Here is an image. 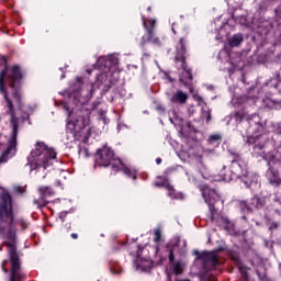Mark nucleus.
Wrapping results in <instances>:
<instances>
[{
	"label": "nucleus",
	"mask_w": 281,
	"mask_h": 281,
	"mask_svg": "<svg viewBox=\"0 0 281 281\" xmlns=\"http://www.w3.org/2000/svg\"><path fill=\"white\" fill-rule=\"evenodd\" d=\"M97 67L101 74L97 76V82L94 85H87L80 90L82 79L77 78L76 85L70 86L68 92H66V95H68L77 106L69 111V104H61L63 109L68 113L67 130L70 131L72 135L89 126V110L81 109L80 106L93 98V91L100 89V86L103 85L104 93L113 87V76L117 74L115 71V69H117V57L114 55L100 57L97 60Z\"/></svg>",
	"instance_id": "obj_1"
},
{
	"label": "nucleus",
	"mask_w": 281,
	"mask_h": 281,
	"mask_svg": "<svg viewBox=\"0 0 281 281\" xmlns=\"http://www.w3.org/2000/svg\"><path fill=\"white\" fill-rule=\"evenodd\" d=\"M22 78L23 74L21 72V68H19V66H13L11 68L4 67V70L0 71V93H2L7 102V106L11 115L12 127L10 138L0 135V150L2 151L0 164H4V161H8L10 157H14V155H16L19 120L14 117V104H12V100H10V93L15 100L18 106H21V88L19 85H21Z\"/></svg>",
	"instance_id": "obj_2"
},
{
	"label": "nucleus",
	"mask_w": 281,
	"mask_h": 281,
	"mask_svg": "<svg viewBox=\"0 0 281 281\" xmlns=\"http://www.w3.org/2000/svg\"><path fill=\"white\" fill-rule=\"evenodd\" d=\"M56 159V151L44 143H36L34 150L27 157V166L31 172L34 170H47Z\"/></svg>",
	"instance_id": "obj_3"
},
{
	"label": "nucleus",
	"mask_w": 281,
	"mask_h": 281,
	"mask_svg": "<svg viewBox=\"0 0 281 281\" xmlns=\"http://www.w3.org/2000/svg\"><path fill=\"white\" fill-rule=\"evenodd\" d=\"M94 166H102L103 168L112 166L115 172L123 170L126 177H130L131 179L137 178V171L135 169H131V167L124 166L120 158H114L113 150L106 146L97 151Z\"/></svg>",
	"instance_id": "obj_4"
},
{
	"label": "nucleus",
	"mask_w": 281,
	"mask_h": 281,
	"mask_svg": "<svg viewBox=\"0 0 281 281\" xmlns=\"http://www.w3.org/2000/svg\"><path fill=\"white\" fill-rule=\"evenodd\" d=\"M232 170L225 173V167L221 171V180L222 181H232L233 179H240L246 188H249L251 183H258V177L256 173L248 172L247 170L243 169L237 161H233Z\"/></svg>",
	"instance_id": "obj_5"
},
{
	"label": "nucleus",
	"mask_w": 281,
	"mask_h": 281,
	"mask_svg": "<svg viewBox=\"0 0 281 281\" xmlns=\"http://www.w3.org/2000/svg\"><path fill=\"white\" fill-rule=\"evenodd\" d=\"M176 63H180V69L182 70L180 75V82L188 87L192 82V70L188 68L186 64V40L180 38L179 46H177V55L175 57Z\"/></svg>",
	"instance_id": "obj_6"
},
{
	"label": "nucleus",
	"mask_w": 281,
	"mask_h": 281,
	"mask_svg": "<svg viewBox=\"0 0 281 281\" xmlns=\"http://www.w3.org/2000/svg\"><path fill=\"white\" fill-rule=\"evenodd\" d=\"M248 128L246 132L247 142L249 144H256V140L265 133V126L260 122V116L254 114L252 117L248 121Z\"/></svg>",
	"instance_id": "obj_7"
},
{
	"label": "nucleus",
	"mask_w": 281,
	"mask_h": 281,
	"mask_svg": "<svg viewBox=\"0 0 281 281\" xmlns=\"http://www.w3.org/2000/svg\"><path fill=\"white\" fill-rule=\"evenodd\" d=\"M12 221H14L12 215V196H10V193H3L0 204V225L1 223L10 225Z\"/></svg>",
	"instance_id": "obj_8"
},
{
	"label": "nucleus",
	"mask_w": 281,
	"mask_h": 281,
	"mask_svg": "<svg viewBox=\"0 0 281 281\" xmlns=\"http://www.w3.org/2000/svg\"><path fill=\"white\" fill-rule=\"evenodd\" d=\"M194 255L198 257V260H202L206 269H214L218 265V250L213 251H194Z\"/></svg>",
	"instance_id": "obj_9"
},
{
	"label": "nucleus",
	"mask_w": 281,
	"mask_h": 281,
	"mask_svg": "<svg viewBox=\"0 0 281 281\" xmlns=\"http://www.w3.org/2000/svg\"><path fill=\"white\" fill-rule=\"evenodd\" d=\"M202 191V196L205 201V203L209 205V210L211 212V218L214 221V212H216V209H214V203L221 199L218 196V193L214 189H210V187H204L200 189Z\"/></svg>",
	"instance_id": "obj_10"
},
{
	"label": "nucleus",
	"mask_w": 281,
	"mask_h": 281,
	"mask_svg": "<svg viewBox=\"0 0 281 281\" xmlns=\"http://www.w3.org/2000/svg\"><path fill=\"white\" fill-rule=\"evenodd\" d=\"M155 186L157 188H166V190H168V195L170 196V199H178V200L183 199V193H177V191H175V188L170 186V182L166 178H162L161 180L156 181Z\"/></svg>",
	"instance_id": "obj_11"
},
{
	"label": "nucleus",
	"mask_w": 281,
	"mask_h": 281,
	"mask_svg": "<svg viewBox=\"0 0 281 281\" xmlns=\"http://www.w3.org/2000/svg\"><path fill=\"white\" fill-rule=\"evenodd\" d=\"M38 192L40 199L35 200L34 203L35 205H38V207H43L47 205V196H54V190L50 189L49 187H40Z\"/></svg>",
	"instance_id": "obj_12"
},
{
	"label": "nucleus",
	"mask_w": 281,
	"mask_h": 281,
	"mask_svg": "<svg viewBox=\"0 0 281 281\" xmlns=\"http://www.w3.org/2000/svg\"><path fill=\"white\" fill-rule=\"evenodd\" d=\"M169 261L176 276L183 273V268L186 267V263L181 261H175V251L172 250L169 251Z\"/></svg>",
	"instance_id": "obj_13"
},
{
	"label": "nucleus",
	"mask_w": 281,
	"mask_h": 281,
	"mask_svg": "<svg viewBox=\"0 0 281 281\" xmlns=\"http://www.w3.org/2000/svg\"><path fill=\"white\" fill-rule=\"evenodd\" d=\"M172 104H186L188 102V94L183 90H177L170 98Z\"/></svg>",
	"instance_id": "obj_14"
},
{
	"label": "nucleus",
	"mask_w": 281,
	"mask_h": 281,
	"mask_svg": "<svg viewBox=\"0 0 281 281\" xmlns=\"http://www.w3.org/2000/svg\"><path fill=\"white\" fill-rule=\"evenodd\" d=\"M136 271H150L153 269V261L150 259L137 258L135 260Z\"/></svg>",
	"instance_id": "obj_15"
},
{
	"label": "nucleus",
	"mask_w": 281,
	"mask_h": 281,
	"mask_svg": "<svg viewBox=\"0 0 281 281\" xmlns=\"http://www.w3.org/2000/svg\"><path fill=\"white\" fill-rule=\"evenodd\" d=\"M148 42L153 43V45H161V41H159V37H155V35L153 34V29H147V35L142 37V47H144Z\"/></svg>",
	"instance_id": "obj_16"
},
{
	"label": "nucleus",
	"mask_w": 281,
	"mask_h": 281,
	"mask_svg": "<svg viewBox=\"0 0 281 281\" xmlns=\"http://www.w3.org/2000/svg\"><path fill=\"white\" fill-rule=\"evenodd\" d=\"M241 207H246V210H248L249 212H251V210L257 209L259 210V207H262V200H260V198L255 196L252 198V202L250 206H247V203L241 202L240 203Z\"/></svg>",
	"instance_id": "obj_17"
},
{
	"label": "nucleus",
	"mask_w": 281,
	"mask_h": 281,
	"mask_svg": "<svg viewBox=\"0 0 281 281\" xmlns=\"http://www.w3.org/2000/svg\"><path fill=\"white\" fill-rule=\"evenodd\" d=\"M243 43V35L241 34H235L228 40V45L231 47H238Z\"/></svg>",
	"instance_id": "obj_18"
},
{
	"label": "nucleus",
	"mask_w": 281,
	"mask_h": 281,
	"mask_svg": "<svg viewBox=\"0 0 281 281\" xmlns=\"http://www.w3.org/2000/svg\"><path fill=\"white\" fill-rule=\"evenodd\" d=\"M266 177L269 179L270 183H278V181H280L278 171H273L271 168L267 171Z\"/></svg>",
	"instance_id": "obj_19"
},
{
	"label": "nucleus",
	"mask_w": 281,
	"mask_h": 281,
	"mask_svg": "<svg viewBox=\"0 0 281 281\" xmlns=\"http://www.w3.org/2000/svg\"><path fill=\"white\" fill-rule=\"evenodd\" d=\"M218 58L222 63H229V52H227V49H222L218 53Z\"/></svg>",
	"instance_id": "obj_20"
},
{
	"label": "nucleus",
	"mask_w": 281,
	"mask_h": 281,
	"mask_svg": "<svg viewBox=\"0 0 281 281\" xmlns=\"http://www.w3.org/2000/svg\"><path fill=\"white\" fill-rule=\"evenodd\" d=\"M78 153L80 157H85V158L89 157V148H87V146L80 145Z\"/></svg>",
	"instance_id": "obj_21"
},
{
	"label": "nucleus",
	"mask_w": 281,
	"mask_h": 281,
	"mask_svg": "<svg viewBox=\"0 0 281 281\" xmlns=\"http://www.w3.org/2000/svg\"><path fill=\"white\" fill-rule=\"evenodd\" d=\"M150 23V27L146 26V19L143 18V26L145 27V30H155V23H157L156 20H149Z\"/></svg>",
	"instance_id": "obj_22"
},
{
	"label": "nucleus",
	"mask_w": 281,
	"mask_h": 281,
	"mask_svg": "<svg viewBox=\"0 0 281 281\" xmlns=\"http://www.w3.org/2000/svg\"><path fill=\"white\" fill-rule=\"evenodd\" d=\"M154 240H155L156 243H159V240H161V232L155 231Z\"/></svg>",
	"instance_id": "obj_23"
},
{
	"label": "nucleus",
	"mask_w": 281,
	"mask_h": 281,
	"mask_svg": "<svg viewBox=\"0 0 281 281\" xmlns=\"http://www.w3.org/2000/svg\"><path fill=\"white\" fill-rule=\"evenodd\" d=\"M218 139H221V135L218 134H214L210 136L211 142H218Z\"/></svg>",
	"instance_id": "obj_24"
},
{
	"label": "nucleus",
	"mask_w": 281,
	"mask_h": 281,
	"mask_svg": "<svg viewBox=\"0 0 281 281\" xmlns=\"http://www.w3.org/2000/svg\"><path fill=\"white\" fill-rule=\"evenodd\" d=\"M67 217V211H64L59 214V218L61 221V223H65V218Z\"/></svg>",
	"instance_id": "obj_25"
},
{
	"label": "nucleus",
	"mask_w": 281,
	"mask_h": 281,
	"mask_svg": "<svg viewBox=\"0 0 281 281\" xmlns=\"http://www.w3.org/2000/svg\"><path fill=\"white\" fill-rule=\"evenodd\" d=\"M175 240H176V243L171 241L172 247H177V245H179V243H181V240L179 238H176Z\"/></svg>",
	"instance_id": "obj_26"
},
{
	"label": "nucleus",
	"mask_w": 281,
	"mask_h": 281,
	"mask_svg": "<svg viewBox=\"0 0 281 281\" xmlns=\"http://www.w3.org/2000/svg\"><path fill=\"white\" fill-rule=\"evenodd\" d=\"M210 120H212V115L210 114V112H206V122H210Z\"/></svg>",
	"instance_id": "obj_27"
},
{
	"label": "nucleus",
	"mask_w": 281,
	"mask_h": 281,
	"mask_svg": "<svg viewBox=\"0 0 281 281\" xmlns=\"http://www.w3.org/2000/svg\"><path fill=\"white\" fill-rule=\"evenodd\" d=\"M98 106H100V101L93 103V109H98Z\"/></svg>",
	"instance_id": "obj_28"
},
{
	"label": "nucleus",
	"mask_w": 281,
	"mask_h": 281,
	"mask_svg": "<svg viewBox=\"0 0 281 281\" xmlns=\"http://www.w3.org/2000/svg\"><path fill=\"white\" fill-rule=\"evenodd\" d=\"M5 262H8V260H4V261L2 262V269H3L4 273H8V270H5V268H4Z\"/></svg>",
	"instance_id": "obj_29"
},
{
	"label": "nucleus",
	"mask_w": 281,
	"mask_h": 281,
	"mask_svg": "<svg viewBox=\"0 0 281 281\" xmlns=\"http://www.w3.org/2000/svg\"><path fill=\"white\" fill-rule=\"evenodd\" d=\"M238 117H240V120H243V114L240 112L236 114V120H238Z\"/></svg>",
	"instance_id": "obj_30"
},
{
	"label": "nucleus",
	"mask_w": 281,
	"mask_h": 281,
	"mask_svg": "<svg viewBox=\"0 0 281 281\" xmlns=\"http://www.w3.org/2000/svg\"><path fill=\"white\" fill-rule=\"evenodd\" d=\"M70 236H71V238H74L75 240H76V238H78V234H76V233H72Z\"/></svg>",
	"instance_id": "obj_31"
},
{
	"label": "nucleus",
	"mask_w": 281,
	"mask_h": 281,
	"mask_svg": "<svg viewBox=\"0 0 281 281\" xmlns=\"http://www.w3.org/2000/svg\"><path fill=\"white\" fill-rule=\"evenodd\" d=\"M193 98H194V100H202L201 97H199L196 94H194Z\"/></svg>",
	"instance_id": "obj_32"
},
{
	"label": "nucleus",
	"mask_w": 281,
	"mask_h": 281,
	"mask_svg": "<svg viewBox=\"0 0 281 281\" xmlns=\"http://www.w3.org/2000/svg\"><path fill=\"white\" fill-rule=\"evenodd\" d=\"M156 164H158V165L161 164V158H157Z\"/></svg>",
	"instance_id": "obj_33"
},
{
	"label": "nucleus",
	"mask_w": 281,
	"mask_h": 281,
	"mask_svg": "<svg viewBox=\"0 0 281 281\" xmlns=\"http://www.w3.org/2000/svg\"><path fill=\"white\" fill-rule=\"evenodd\" d=\"M222 223H229V221H227V218L222 217Z\"/></svg>",
	"instance_id": "obj_34"
},
{
	"label": "nucleus",
	"mask_w": 281,
	"mask_h": 281,
	"mask_svg": "<svg viewBox=\"0 0 281 281\" xmlns=\"http://www.w3.org/2000/svg\"><path fill=\"white\" fill-rule=\"evenodd\" d=\"M173 34H177V32L175 31V24H172V27H171Z\"/></svg>",
	"instance_id": "obj_35"
},
{
	"label": "nucleus",
	"mask_w": 281,
	"mask_h": 281,
	"mask_svg": "<svg viewBox=\"0 0 281 281\" xmlns=\"http://www.w3.org/2000/svg\"><path fill=\"white\" fill-rule=\"evenodd\" d=\"M189 89H190V93L194 92V89L192 87H190Z\"/></svg>",
	"instance_id": "obj_36"
},
{
	"label": "nucleus",
	"mask_w": 281,
	"mask_h": 281,
	"mask_svg": "<svg viewBox=\"0 0 281 281\" xmlns=\"http://www.w3.org/2000/svg\"><path fill=\"white\" fill-rule=\"evenodd\" d=\"M111 272H112L113 274L120 273V271H113L112 268H111Z\"/></svg>",
	"instance_id": "obj_37"
},
{
	"label": "nucleus",
	"mask_w": 281,
	"mask_h": 281,
	"mask_svg": "<svg viewBox=\"0 0 281 281\" xmlns=\"http://www.w3.org/2000/svg\"><path fill=\"white\" fill-rule=\"evenodd\" d=\"M241 273H243V276H245V278H247V273H246V272H243V271H241Z\"/></svg>",
	"instance_id": "obj_38"
},
{
	"label": "nucleus",
	"mask_w": 281,
	"mask_h": 281,
	"mask_svg": "<svg viewBox=\"0 0 281 281\" xmlns=\"http://www.w3.org/2000/svg\"><path fill=\"white\" fill-rule=\"evenodd\" d=\"M56 186H60V181H57V182H56Z\"/></svg>",
	"instance_id": "obj_39"
},
{
	"label": "nucleus",
	"mask_w": 281,
	"mask_h": 281,
	"mask_svg": "<svg viewBox=\"0 0 281 281\" xmlns=\"http://www.w3.org/2000/svg\"><path fill=\"white\" fill-rule=\"evenodd\" d=\"M256 148H258V145H256ZM262 148V146H259V149Z\"/></svg>",
	"instance_id": "obj_40"
},
{
	"label": "nucleus",
	"mask_w": 281,
	"mask_h": 281,
	"mask_svg": "<svg viewBox=\"0 0 281 281\" xmlns=\"http://www.w3.org/2000/svg\"><path fill=\"white\" fill-rule=\"evenodd\" d=\"M148 12H150V7L147 8Z\"/></svg>",
	"instance_id": "obj_41"
},
{
	"label": "nucleus",
	"mask_w": 281,
	"mask_h": 281,
	"mask_svg": "<svg viewBox=\"0 0 281 281\" xmlns=\"http://www.w3.org/2000/svg\"><path fill=\"white\" fill-rule=\"evenodd\" d=\"M88 74H91V70H88Z\"/></svg>",
	"instance_id": "obj_42"
},
{
	"label": "nucleus",
	"mask_w": 281,
	"mask_h": 281,
	"mask_svg": "<svg viewBox=\"0 0 281 281\" xmlns=\"http://www.w3.org/2000/svg\"><path fill=\"white\" fill-rule=\"evenodd\" d=\"M191 179H192V181H194V178H193V177H192Z\"/></svg>",
	"instance_id": "obj_43"
}]
</instances>
